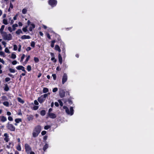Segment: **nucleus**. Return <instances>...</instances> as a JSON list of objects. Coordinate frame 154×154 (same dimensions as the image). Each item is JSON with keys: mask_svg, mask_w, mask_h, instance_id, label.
<instances>
[{"mask_svg": "<svg viewBox=\"0 0 154 154\" xmlns=\"http://www.w3.org/2000/svg\"><path fill=\"white\" fill-rule=\"evenodd\" d=\"M41 129L42 127L41 126L38 125L36 126L33 131L32 136L34 137H37L40 132Z\"/></svg>", "mask_w": 154, "mask_h": 154, "instance_id": "f257e3e1", "label": "nucleus"}, {"mask_svg": "<svg viewBox=\"0 0 154 154\" xmlns=\"http://www.w3.org/2000/svg\"><path fill=\"white\" fill-rule=\"evenodd\" d=\"M63 108L65 110V111L67 114L72 116L73 114L74 110L72 107H70V111L68 108L66 106H63Z\"/></svg>", "mask_w": 154, "mask_h": 154, "instance_id": "f03ea898", "label": "nucleus"}, {"mask_svg": "<svg viewBox=\"0 0 154 154\" xmlns=\"http://www.w3.org/2000/svg\"><path fill=\"white\" fill-rule=\"evenodd\" d=\"M2 35L3 38L5 40H10L12 38V36L10 34H7L6 32L3 33Z\"/></svg>", "mask_w": 154, "mask_h": 154, "instance_id": "7ed1b4c3", "label": "nucleus"}, {"mask_svg": "<svg viewBox=\"0 0 154 154\" xmlns=\"http://www.w3.org/2000/svg\"><path fill=\"white\" fill-rule=\"evenodd\" d=\"M46 95L43 94L41 95L40 97L38 99V100L40 103H43L45 100L46 98Z\"/></svg>", "mask_w": 154, "mask_h": 154, "instance_id": "20e7f679", "label": "nucleus"}, {"mask_svg": "<svg viewBox=\"0 0 154 154\" xmlns=\"http://www.w3.org/2000/svg\"><path fill=\"white\" fill-rule=\"evenodd\" d=\"M6 127L7 128L11 131H15V127L12 124L8 123Z\"/></svg>", "mask_w": 154, "mask_h": 154, "instance_id": "39448f33", "label": "nucleus"}, {"mask_svg": "<svg viewBox=\"0 0 154 154\" xmlns=\"http://www.w3.org/2000/svg\"><path fill=\"white\" fill-rule=\"evenodd\" d=\"M25 149L27 154H29L30 152L31 151L32 149L30 146L27 143L25 144Z\"/></svg>", "mask_w": 154, "mask_h": 154, "instance_id": "423d86ee", "label": "nucleus"}, {"mask_svg": "<svg viewBox=\"0 0 154 154\" xmlns=\"http://www.w3.org/2000/svg\"><path fill=\"white\" fill-rule=\"evenodd\" d=\"M48 3L52 7H54L56 5L57 2L56 0H49Z\"/></svg>", "mask_w": 154, "mask_h": 154, "instance_id": "0eeeda50", "label": "nucleus"}, {"mask_svg": "<svg viewBox=\"0 0 154 154\" xmlns=\"http://www.w3.org/2000/svg\"><path fill=\"white\" fill-rule=\"evenodd\" d=\"M67 76L66 73H64L62 79V83L63 84L67 81Z\"/></svg>", "mask_w": 154, "mask_h": 154, "instance_id": "6e6552de", "label": "nucleus"}, {"mask_svg": "<svg viewBox=\"0 0 154 154\" xmlns=\"http://www.w3.org/2000/svg\"><path fill=\"white\" fill-rule=\"evenodd\" d=\"M59 95L61 98L65 96V91L63 90H60L59 93Z\"/></svg>", "mask_w": 154, "mask_h": 154, "instance_id": "1a4fd4ad", "label": "nucleus"}, {"mask_svg": "<svg viewBox=\"0 0 154 154\" xmlns=\"http://www.w3.org/2000/svg\"><path fill=\"white\" fill-rule=\"evenodd\" d=\"M4 136L5 137L4 139V140L6 142H8L9 140V139L8 138L9 136L8 134L7 133H5L4 134Z\"/></svg>", "mask_w": 154, "mask_h": 154, "instance_id": "9d476101", "label": "nucleus"}, {"mask_svg": "<svg viewBox=\"0 0 154 154\" xmlns=\"http://www.w3.org/2000/svg\"><path fill=\"white\" fill-rule=\"evenodd\" d=\"M48 116L50 118L52 119H54L56 117V115L55 114L52 113H48Z\"/></svg>", "mask_w": 154, "mask_h": 154, "instance_id": "9b49d317", "label": "nucleus"}, {"mask_svg": "<svg viewBox=\"0 0 154 154\" xmlns=\"http://www.w3.org/2000/svg\"><path fill=\"white\" fill-rule=\"evenodd\" d=\"M31 37H30L29 35H24L23 36H22L21 37V38L23 39H29Z\"/></svg>", "mask_w": 154, "mask_h": 154, "instance_id": "f8f14e48", "label": "nucleus"}, {"mask_svg": "<svg viewBox=\"0 0 154 154\" xmlns=\"http://www.w3.org/2000/svg\"><path fill=\"white\" fill-rule=\"evenodd\" d=\"M27 119L29 121L32 120L33 118V116L32 115H27Z\"/></svg>", "mask_w": 154, "mask_h": 154, "instance_id": "ddd939ff", "label": "nucleus"}, {"mask_svg": "<svg viewBox=\"0 0 154 154\" xmlns=\"http://www.w3.org/2000/svg\"><path fill=\"white\" fill-rule=\"evenodd\" d=\"M35 26L34 24H31L30 25V26L29 27V30L30 31H32V29L35 28Z\"/></svg>", "mask_w": 154, "mask_h": 154, "instance_id": "4468645a", "label": "nucleus"}, {"mask_svg": "<svg viewBox=\"0 0 154 154\" xmlns=\"http://www.w3.org/2000/svg\"><path fill=\"white\" fill-rule=\"evenodd\" d=\"M58 59L60 63V64H61L62 63V59L61 55L60 54H59L58 55Z\"/></svg>", "mask_w": 154, "mask_h": 154, "instance_id": "2eb2a0df", "label": "nucleus"}, {"mask_svg": "<svg viewBox=\"0 0 154 154\" xmlns=\"http://www.w3.org/2000/svg\"><path fill=\"white\" fill-rule=\"evenodd\" d=\"M5 27V26L4 25H2L0 29V33H1V34H2L3 33H4L5 32H3V30L4 29V28Z\"/></svg>", "mask_w": 154, "mask_h": 154, "instance_id": "dca6fc26", "label": "nucleus"}, {"mask_svg": "<svg viewBox=\"0 0 154 154\" xmlns=\"http://www.w3.org/2000/svg\"><path fill=\"white\" fill-rule=\"evenodd\" d=\"M55 50L58 51L59 52H60L61 51V50L60 48V47L58 45H56L55 46Z\"/></svg>", "mask_w": 154, "mask_h": 154, "instance_id": "f3484780", "label": "nucleus"}, {"mask_svg": "<svg viewBox=\"0 0 154 154\" xmlns=\"http://www.w3.org/2000/svg\"><path fill=\"white\" fill-rule=\"evenodd\" d=\"M17 149L19 151H20L21 150V148L20 146V143H19L17 146L16 147Z\"/></svg>", "mask_w": 154, "mask_h": 154, "instance_id": "a211bd4d", "label": "nucleus"}, {"mask_svg": "<svg viewBox=\"0 0 154 154\" xmlns=\"http://www.w3.org/2000/svg\"><path fill=\"white\" fill-rule=\"evenodd\" d=\"M49 91L48 88H44L42 91L43 93H46L48 92Z\"/></svg>", "mask_w": 154, "mask_h": 154, "instance_id": "6ab92c4d", "label": "nucleus"}, {"mask_svg": "<svg viewBox=\"0 0 154 154\" xmlns=\"http://www.w3.org/2000/svg\"><path fill=\"white\" fill-rule=\"evenodd\" d=\"M3 105L7 106V107H8L9 105V103L8 101H5L3 103Z\"/></svg>", "mask_w": 154, "mask_h": 154, "instance_id": "aec40b11", "label": "nucleus"}, {"mask_svg": "<svg viewBox=\"0 0 154 154\" xmlns=\"http://www.w3.org/2000/svg\"><path fill=\"white\" fill-rule=\"evenodd\" d=\"M7 120V118L4 116H2L1 117V121L2 122H5Z\"/></svg>", "mask_w": 154, "mask_h": 154, "instance_id": "412c9836", "label": "nucleus"}, {"mask_svg": "<svg viewBox=\"0 0 154 154\" xmlns=\"http://www.w3.org/2000/svg\"><path fill=\"white\" fill-rule=\"evenodd\" d=\"M9 88L8 86V85L7 84L5 85V87L4 88V90L6 91H9Z\"/></svg>", "mask_w": 154, "mask_h": 154, "instance_id": "4be33fe9", "label": "nucleus"}, {"mask_svg": "<svg viewBox=\"0 0 154 154\" xmlns=\"http://www.w3.org/2000/svg\"><path fill=\"white\" fill-rule=\"evenodd\" d=\"M17 100H18V101L22 103H24V101L21 99V98H20V97H18L17 98Z\"/></svg>", "mask_w": 154, "mask_h": 154, "instance_id": "5701e85b", "label": "nucleus"}, {"mask_svg": "<svg viewBox=\"0 0 154 154\" xmlns=\"http://www.w3.org/2000/svg\"><path fill=\"white\" fill-rule=\"evenodd\" d=\"M48 145L47 144H46L43 147V149L44 151L48 148Z\"/></svg>", "mask_w": 154, "mask_h": 154, "instance_id": "b1692460", "label": "nucleus"}, {"mask_svg": "<svg viewBox=\"0 0 154 154\" xmlns=\"http://www.w3.org/2000/svg\"><path fill=\"white\" fill-rule=\"evenodd\" d=\"M18 26V25L17 24H15L12 25L13 30L14 31L15 30L16 27Z\"/></svg>", "mask_w": 154, "mask_h": 154, "instance_id": "393cba45", "label": "nucleus"}, {"mask_svg": "<svg viewBox=\"0 0 154 154\" xmlns=\"http://www.w3.org/2000/svg\"><path fill=\"white\" fill-rule=\"evenodd\" d=\"M9 70L10 72L11 73H14L16 72V70L14 69H13L11 68L9 69Z\"/></svg>", "mask_w": 154, "mask_h": 154, "instance_id": "a878e982", "label": "nucleus"}, {"mask_svg": "<svg viewBox=\"0 0 154 154\" xmlns=\"http://www.w3.org/2000/svg\"><path fill=\"white\" fill-rule=\"evenodd\" d=\"M3 23L5 25H7L8 24L7 19H4L3 20Z\"/></svg>", "mask_w": 154, "mask_h": 154, "instance_id": "bb28decb", "label": "nucleus"}, {"mask_svg": "<svg viewBox=\"0 0 154 154\" xmlns=\"http://www.w3.org/2000/svg\"><path fill=\"white\" fill-rule=\"evenodd\" d=\"M40 114L42 116H44L45 114V110H42L40 112Z\"/></svg>", "mask_w": 154, "mask_h": 154, "instance_id": "cd10ccee", "label": "nucleus"}, {"mask_svg": "<svg viewBox=\"0 0 154 154\" xmlns=\"http://www.w3.org/2000/svg\"><path fill=\"white\" fill-rule=\"evenodd\" d=\"M27 11V9L26 8H24L22 10V13L23 14H25L26 13Z\"/></svg>", "mask_w": 154, "mask_h": 154, "instance_id": "c85d7f7f", "label": "nucleus"}, {"mask_svg": "<svg viewBox=\"0 0 154 154\" xmlns=\"http://www.w3.org/2000/svg\"><path fill=\"white\" fill-rule=\"evenodd\" d=\"M16 33L17 34H20L21 33H22V32L20 29H19L16 32Z\"/></svg>", "mask_w": 154, "mask_h": 154, "instance_id": "c756f323", "label": "nucleus"}, {"mask_svg": "<svg viewBox=\"0 0 154 154\" xmlns=\"http://www.w3.org/2000/svg\"><path fill=\"white\" fill-rule=\"evenodd\" d=\"M55 40H53L51 42V46L52 48H53L54 46V44L55 42Z\"/></svg>", "mask_w": 154, "mask_h": 154, "instance_id": "7c9ffc66", "label": "nucleus"}, {"mask_svg": "<svg viewBox=\"0 0 154 154\" xmlns=\"http://www.w3.org/2000/svg\"><path fill=\"white\" fill-rule=\"evenodd\" d=\"M21 119H17L15 120V121L17 123H19L21 122Z\"/></svg>", "mask_w": 154, "mask_h": 154, "instance_id": "2f4dec72", "label": "nucleus"}, {"mask_svg": "<svg viewBox=\"0 0 154 154\" xmlns=\"http://www.w3.org/2000/svg\"><path fill=\"white\" fill-rule=\"evenodd\" d=\"M16 57V54H14V53H13L12 54H11V58H12V59H15Z\"/></svg>", "mask_w": 154, "mask_h": 154, "instance_id": "473e14b6", "label": "nucleus"}, {"mask_svg": "<svg viewBox=\"0 0 154 154\" xmlns=\"http://www.w3.org/2000/svg\"><path fill=\"white\" fill-rule=\"evenodd\" d=\"M27 69L28 71H30L31 70V67L30 65H28L27 67Z\"/></svg>", "mask_w": 154, "mask_h": 154, "instance_id": "72a5a7b5", "label": "nucleus"}, {"mask_svg": "<svg viewBox=\"0 0 154 154\" xmlns=\"http://www.w3.org/2000/svg\"><path fill=\"white\" fill-rule=\"evenodd\" d=\"M23 66H19L16 67V68L18 70H21Z\"/></svg>", "mask_w": 154, "mask_h": 154, "instance_id": "f704fd0d", "label": "nucleus"}, {"mask_svg": "<svg viewBox=\"0 0 154 154\" xmlns=\"http://www.w3.org/2000/svg\"><path fill=\"white\" fill-rule=\"evenodd\" d=\"M2 99L3 100H8V99L6 97L4 96L2 97Z\"/></svg>", "mask_w": 154, "mask_h": 154, "instance_id": "c9c22d12", "label": "nucleus"}, {"mask_svg": "<svg viewBox=\"0 0 154 154\" xmlns=\"http://www.w3.org/2000/svg\"><path fill=\"white\" fill-rule=\"evenodd\" d=\"M25 55L24 54H23L22 56L21 57V60H20V62H22L23 61V59L24 58V57H25Z\"/></svg>", "mask_w": 154, "mask_h": 154, "instance_id": "e433bc0d", "label": "nucleus"}, {"mask_svg": "<svg viewBox=\"0 0 154 154\" xmlns=\"http://www.w3.org/2000/svg\"><path fill=\"white\" fill-rule=\"evenodd\" d=\"M34 60L35 63H37L39 61V59L38 58L35 57L34 58Z\"/></svg>", "mask_w": 154, "mask_h": 154, "instance_id": "4c0bfd02", "label": "nucleus"}, {"mask_svg": "<svg viewBox=\"0 0 154 154\" xmlns=\"http://www.w3.org/2000/svg\"><path fill=\"white\" fill-rule=\"evenodd\" d=\"M35 45V42H32L31 43V46L32 47L34 48Z\"/></svg>", "mask_w": 154, "mask_h": 154, "instance_id": "58836bf2", "label": "nucleus"}, {"mask_svg": "<svg viewBox=\"0 0 154 154\" xmlns=\"http://www.w3.org/2000/svg\"><path fill=\"white\" fill-rule=\"evenodd\" d=\"M51 128V126H50L49 125H46V126H45L44 127V129L45 130H48L49 128Z\"/></svg>", "mask_w": 154, "mask_h": 154, "instance_id": "ea45409f", "label": "nucleus"}, {"mask_svg": "<svg viewBox=\"0 0 154 154\" xmlns=\"http://www.w3.org/2000/svg\"><path fill=\"white\" fill-rule=\"evenodd\" d=\"M5 51L7 53H10L9 50L8 49V48H5Z\"/></svg>", "mask_w": 154, "mask_h": 154, "instance_id": "a19ab883", "label": "nucleus"}, {"mask_svg": "<svg viewBox=\"0 0 154 154\" xmlns=\"http://www.w3.org/2000/svg\"><path fill=\"white\" fill-rule=\"evenodd\" d=\"M0 55L2 56H3L4 57H5V54L4 53L3 51L0 52Z\"/></svg>", "mask_w": 154, "mask_h": 154, "instance_id": "79ce46f5", "label": "nucleus"}, {"mask_svg": "<svg viewBox=\"0 0 154 154\" xmlns=\"http://www.w3.org/2000/svg\"><path fill=\"white\" fill-rule=\"evenodd\" d=\"M30 58V55H28L27 58L26 59V60H25V62H26V63L27 61H28V60H29V59Z\"/></svg>", "mask_w": 154, "mask_h": 154, "instance_id": "37998d69", "label": "nucleus"}, {"mask_svg": "<svg viewBox=\"0 0 154 154\" xmlns=\"http://www.w3.org/2000/svg\"><path fill=\"white\" fill-rule=\"evenodd\" d=\"M58 91V88H55L53 89L52 91L53 92H55Z\"/></svg>", "mask_w": 154, "mask_h": 154, "instance_id": "c03bdc74", "label": "nucleus"}, {"mask_svg": "<svg viewBox=\"0 0 154 154\" xmlns=\"http://www.w3.org/2000/svg\"><path fill=\"white\" fill-rule=\"evenodd\" d=\"M17 45H14V51H16L17 50Z\"/></svg>", "mask_w": 154, "mask_h": 154, "instance_id": "a18cd8bd", "label": "nucleus"}, {"mask_svg": "<svg viewBox=\"0 0 154 154\" xmlns=\"http://www.w3.org/2000/svg\"><path fill=\"white\" fill-rule=\"evenodd\" d=\"M58 102L60 103V105L61 106H63V103L62 101L60 100H58Z\"/></svg>", "mask_w": 154, "mask_h": 154, "instance_id": "49530a36", "label": "nucleus"}, {"mask_svg": "<svg viewBox=\"0 0 154 154\" xmlns=\"http://www.w3.org/2000/svg\"><path fill=\"white\" fill-rule=\"evenodd\" d=\"M27 27L26 26L25 27H24L23 28V30L24 32H26L27 31Z\"/></svg>", "mask_w": 154, "mask_h": 154, "instance_id": "de8ad7c7", "label": "nucleus"}, {"mask_svg": "<svg viewBox=\"0 0 154 154\" xmlns=\"http://www.w3.org/2000/svg\"><path fill=\"white\" fill-rule=\"evenodd\" d=\"M51 60L52 61L54 60V63H55L57 61V60L55 59L54 57H51Z\"/></svg>", "mask_w": 154, "mask_h": 154, "instance_id": "09e8293b", "label": "nucleus"}, {"mask_svg": "<svg viewBox=\"0 0 154 154\" xmlns=\"http://www.w3.org/2000/svg\"><path fill=\"white\" fill-rule=\"evenodd\" d=\"M52 76L53 77V79L54 80H55L56 79V75L55 74H53L52 75Z\"/></svg>", "mask_w": 154, "mask_h": 154, "instance_id": "8fccbe9b", "label": "nucleus"}, {"mask_svg": "<svg viewBox=\"0 0 154 154\" xmlns=\"http://www.w3.org/2000/svg\"><path fill=\"white\" fill-rule=\"evenodd\" d=\"M46 131H43L41 132V134L42 135H45V134H46Z\"/></svg>", "mask_w": 154, "mask_h": 154, "instance_id": "3c124183", "label": "nucleus"}, {"mask_svg": "<svg viewBox=\"0 0 154 154\" xmlns=\"http://www.w3.org/2000/svg\"><path fill=\"white\" fill-rule=\"evenodd\" d=\"M11 79L8 77H7L5 78V80L6 82H8Z\"/></svg>", "mask_w": 154, "mask_h": 154, "instance_id": "603ef678", "label": "nucleus"}, {"mask_svg": "<svg viewBox=\"0 0 154 154\" xmlns=\"http://www.w3.org/2000/svg\"><path fill=\"white\" fill-rule=\"evenodd\" d=\"M17 63V62L16 60H14L12 62V64L13 65H16Z\"/></svg>", "mask_w": 154, "mask_h": 154, "instance_id": "864d4df0", "label": "nucleus"}, {"mask_svg": "<svg viewBox=\"0 0 154 154\" xmlns=\"http://www.w3.org/2000/svg\"><path fill=\"white\" fill-rule=\"evenodd\" d=\"M38 108V106H35L33 107V109L34 110H36Z\"/></svg>", "mask_w": 154, "mask_h": 154, "instance_id": "5fc2aeb1", "label": "nucleus"}, {"mask_svg": "<svg viewBox=\"0 0 154 154\" xmlns=\"http://www.w3.org/2000/svg\"><path fill=\"white\" fill-rule=\"evenodd\" d=\"M8 30L11 32H12V31H13L11 27H8Z\"/></svg>", "mask_w": 154, "mask_h": 154, "instance_id": "6e6d98bb", "label": "nucleus"}, {"mask_svg": "<svg viewBox=\"0 0 154 154\" xmlns=\"http://www.w3.org/2000/svg\"><path fill=\"white\" fill-rule=\"evenodd\" d=\"M2 44L3 45H4V47H5L6 46V42H5V41H2Z\"/></svg>", "mask_w": 154, "mask_h": 154, "instance_id": "4d7b16f0", "label": "nucleus"}, {"mask_svg": "<svg viewBox=\"0 0 154 154\" xmlns=\"http://www.w3.org/2000/svg\"><path fill=\"white\" fill-rule=\"evenodd\" d=\"M9 8L11 9H12L13 8V6L11 2L10 3Z\"/></svg>", "mask_w": 154, "mask_h": 154, "instance_id": "13d9d810", "label": "nucleus"}, {"mask_svg": "<svg viewBox=\"0 0 154 154\" xmlns=\"http://www.w3.org/2000/svg\"><path fill=\"white\" fill-rule=\"evenodd\" d=\"M21 46L20 44H19V48L18 49V51L20 52L21 51Z\"/></svg>", "mask_w": 154, "mask_h": 154, "instance_id": "bf43d9fd", "label": "nucleus"}, {"mask_svg": "<svg viewBox=\"0 0 154 154\" xmlns=\"http://www.w3.org/2000/svg\"><path fill=\"white\" fill-rule=\"evenodd\" d=\"M8 119V120L10 121H12L13 120L11 116H9Z\"/></svg>", "mask_w": 154, "mask_h": 154, "instance_id": "052dcab7", "label": "nucleus"}, {"mask_svg": "<svg viewBox=\"0 0 154 154\" xmlns=\"http://www.w3.org/2000/svg\"><path fill=\"white\" fill-rule=\"evenodd\" d=\"M34 103L35 105H38V102L36 100H35L34 101Z\"/></svg>", "mask_w": 154, "mask_h": 154, "instance_id": "680f3d73", "label": "nucleus"}, {"mask_svg": "<svg viewBox=\"0 0 154 154\" xmlns=\"http://www.w3.org/2000/svg\"><path fill=\"white\" fill-rule=\"evenodd\" d=\"M0 62L2 63L3 64H4L5 63V61L3 60V59H2L0 58Z\"/></svg>", "mask_w": 154, "mask_h": 154, "instance_id": "e2e57ef3", "label": "nucleus"}, {"mask_svg": "<svg viewBox=\"0 0 154 154\" xmlns=\"http://www.w3.org/2000/svg\"><path fill=\"white\" fill-rule=\"evenodd\" d=\"M50 54L52 57H54V55L53 53L51 52Z\"/></svg>", "mask_w": 154, "mask_h": 154, "instance_id": "0e129e2a", "label": "nucleus"}, {"mask_svg": "<svg viewBox=\"0 0 154 154\" xmlns=\"http://www.w3.org/2000/svg\"><path fill=\"white\" fill-rule=\"evenodd\" d=\"M31 49V48L30 47H28L26 49V50L27 51H29Z\"/></svg>", "mask_w": 154, "mask_h": 154, "instance_id": "69168bd1", "label": "nucleus"}, {"mask_svg": "<svg viewBox=\"0 0 154 154\" xmlns=\"http://www.w3.org/2000/svg\"><path fill=\"white\" fill-rule=\"evenodd\" d=\"M54 104L57 107L59 106V104L58 102H55L54 103Z\"/></svg>", "mask_w": 154, "mask_h": 154, "instance_id": "338daca9", "label": "nucleus"}, {"mask_svg": "<svg viewBox=\"0 0 154 154\" xmlns=\"http://www.w3.org/2000/svg\"><path fill=\"white\" fill-rule=\"evenodd\" d=\"M17 14L14 17L13 19L14 20H17Z\"/></svg>", "mask_w": 154, "mask_h": 154, "instance_id": "774afa93", "label": "nucleus"}]
</instances>
